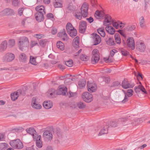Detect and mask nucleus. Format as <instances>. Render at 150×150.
I'll use <instances>...</instances> for the list:
<instances>
[{
    "mask_svg": "<svg viewBox=\"0 0 150 150\" xmlns=\"http://www.w3.org/2000/svg\"><path fill=\"white\" fill-rule=\"evenodd\" d=\"M88 5L86 3H84L82 5L81 8V12L79 10H76L74 14L76 18L81 20L82 16L84 17H86L88 15Z\"/></svg>",
    "mask_w": 150,
    "mask_h": 150,
    "instance_id": "1",
    "label": "nucleus"
},
{
    "mask_svg": "<svg viewBox=\"0 0 150 150\" xmlns=\"http://www.w3.org/2000/svg\"><path fill=\"white\" fill-rule=\"evenodd\" d=\"M20 49L22 51L26 50L29 45L28 39L26 37H23L20 38L18 43Z\"/></svg>",
    "mask_w": 150,
    "mask_h": 150,
    "instance_id": "2",
    "label": "nucleus"
},
{
    "mask_svg": "<svg viewBox=\"0 0 150 150\" xmlns=\"http://www.w3.org/2000/svg\"><path fill=\"white\" fill-rule=\"evenodd\" d=\"M122 43L124 46L125 47H129L132 50H133L135 49V42L134 39L132 37L128 38L127 41L123 40Z\"/></svg>",
    "mask_w": 150,
    "mask_h": 150,
    "instance_id": "3",
    "label": "nucleus"
},
{
    "mask_svg": "<svg viewBox=\"0 0 150 150\" xmlns=\"http://www.w3.org/2000/svg\"><path fill=\"white\" fill-rule=\"evenodd\" d=\"M9 144L11 146L15 149H21L23 146V143L18 139L11 140Z\"/></svg>",
    "mask_w": 150,
    "mask_h": 150,
    "instance_id": "4",
    "label": "nucleus"
},
{
    "mask_svg": "<svg viewBox=\"0 0 150 150\" xmlns=\"http://www.w3.org/2000/svg\"><path fill=\"white\" fill-rule=\"evenodd\" d=\"M75 0H67L66 6V10L67 12L69 13L72 12L76 9L75 6L74 4L75 3Z\"/></svg>",
    "mask_w": 150,
    "mask_h": 150,
    "instance_id": "5",
    "label": "nucleus"
},
{
    "mask_svg": "<svg viewBox=\"0 0 150 150\" xmlns=\"http://www.w3.org/2000/svg\"><path fill=\"white\" fill-rule=\"evenodd\" d=\"M92 56L91 58V62L93 64H95L98 61L99 58V53L97 49H94L92 52Z\"/></svg>",
    "mask_w": 150,
    "mask_h": 150,
    "instance_id": "6",
    "label": "nucleus"
},
{
    "mask_svg": "<svg viewBox=\"0 0 150 150\" xmlns=\"http://www.w3.org/2000/svg\"><path fill=\"white\" fill-rule=\"evenodd\" d=\"M135 86L134 83L128 81L127 79H124L122 81V86L124 88L127 89L129 88H132Z\"/></svg>",
    "mask_w": 150,
    "mask_h": 150,
    "instance_id": "7",
    "label": "nucleus"
},
{
    "mask_svg": "<svg viewBox=\"0 0 150 150\" xmlns=\"http://www.w3.org/2000/svg\"><path fill=\"white\" fill-rule=\"evenodd\" d=\"M82 97L83 100L87 103H90L93 100L92 95L87 92L83 93L82 94Z\"/></svg>",
    "mask_w": 150,
    "mask_h": 150,
    "instance_id": "8",
    "label": "nucleus"
},
{
    "mask_svg": "<svg viewBox=\"0 0 150 150\" xmlns=\"http://www.w3.org/2000/svg\"><path fill=\"white\" fill-rule=\"evenodd\" d=\"M0 13V14L2 16H11L14 15V12L13 9L8 8L3 10Z\"/></svg>",
    "mask_w": 150,
    "mask_h": 150,
    "instance_id": "9",
    "label": "nucleus"
},
{
    "mask_svg": "<svg viewBox=\"0 0 150 150\" xmlns=\"http://www.w3.org/2000/svg\"><path fill=\"white\" fill-rule=\"evenodd\" d=\"M87 87L88 91L90 93L95 92L97 89V85L95 83H87Z\"/></svg>",
    "mask_w": 150,
    "mask_h": 150,
    "instance_id": "10",
    "label": "nucleus"
},
{
    "mask_svg": "<svg viewBox=\"0 0 150 150\" xmlns=\"http://www.w3.org/2000/svg\"><path fill=\"white\" fill-rule=\"evenodd\" d=\"M91 35L94 42V45H96L100 43L101 39L98 35L96 33H93L91 34Z\"/></svg>",
    "mask_w": 150,
    "mask_h": 150,
    "instance_id": "11",
    "label": "nucleus"
},
{
    "mask_svg": "<svg viewBox=\"0 0 150 150\" xmlns=\"http://www.w3.org/2000/svg\"><path fill=\"white\" fill-rule=\"evenodd\" d=\"M25 94V93H22V91L21 89H19L17 92L11 94V99L13 101H15L17 99L19 95H22L24 96Z\"/></svg>",
    "mask_w": 150,
    "mask_h": 150,
    "instance_id": "12",
    "label": "nucleus"
},
{
    "mask_svg": "<svg viewBox=\"0 0 150 150\" xmlns=\"http://www.w3.org/2000/svg\"><path fill=\"white\" fill-rule=\"evenodd\" d=\"M15 58V55L11 53H8L4 57V61L7 62H11Z\"/></svg>",
    "mask_w": 150,
    "mask_h": 150,
    "instance_id": "13",
    "label": "nucleus"
},
{
    "mask_svg": "<svg viewBox=\"0 0 150 150\" xmlns=\"http://www.w3.org/2000/svg\"><path fill=\"white\" fill-rule=\"evenodd\" d=\"M133 90L132 89H129L127 90V93H125V97L121 101V102L122 103H125L128 100V98L127 96L128 97H130L132 96L133 95Z\"/></svg>",
    "mask_w": 150,
    "mask_h": 150,
    "instance_id": "14",
    "label": "nucleus"
},
{
    "mask_svg": "<svg viewBox=\"0 0 150 150\" xmlns=\"http://www.w3.org/2000/svg\"><path fill=\"white\" fill-rule=\"evenodd\" d=\"M43 13H41V12H36L35 14V18L38 22L43 21L44 19Z\"/></svg>",
    "mask_w": 150,
    "mask_h": 150,
    "instance_id": "15",
    "label": "nucleus"
},
{
    "mask_svg": "<svg viewBox=\"0 0 150 150\" xmlns=\"http://www.w3.org/2000/svg\"><path fill=\"white\" fill-rule=\"evenodd\" d=\"M86 28V21H82L80 23L79 31L80 33H83L85 31Z\"/></svg>",
    "mask_w": 150,
    "mask_h": 150,
    "instance_id": "16",
    "label": "nucleus"
},
{
    "mask_svg": "<svg viewBox=\"0 0 150 150\" xmlns=\"http://www.w3.org/2000/svg\"><path fill=\"white\" fill-rule=\"evenodd\" d=\"M57 36L63 41H67L69 38L67 34L65 33L64 29L62 32L58 33Z\"/></svg>",
    "mask_w": 150,
    "mask_h": 150,
    "instance_id": "17",
    "label": "nucleus"
},
{
    "mask_svg": "<svg viewBox=\"0 0 150 150\" xmlns=\"http://www.w3.org/2000/svg\"><path fill=\"white\" fill-rule=\"evenodd\" d=\"M56 93L57 95H62L63 96L67 95L68 93L67 92V88L66 87L61 88H59L56 91Z\"/></svg>",
    "mask_w": 150,
    "mask_h": 150,
    "instance_id": "18",
    "label": "nucleus"
},
{
    "mask_svg": "<svg viewBox=\"0 0 150 150\" xmlns=\"http://www.w3.org/2000/svg\"><path fill=\"white\" fill-rule=\"evenodd\" d=\"M137 49L141 52H144L146 48L143 42H137Z\"/></svg>",
    "mask_w": 150,
    "mask_h": 150,
    "instance_id": "19",
    "label": "nucleus"
},
{
    "mask_svg": "<svg viewBox=\"0 0 150 150\" xmlns=\"http://www.w3.org/2000/svg\"><path fill=\"white\" fill-rule=\"evenodd\" d=\"M43 136L44 138L47 139L48 140H51L53 137L52 133L49 131H45L43 134Z\"/></svg>",
    "mask_w": 150,
    "mask_h": 150,
    "instance_id": "20",
    "label": "nucleus"
},
{
    "mask_svg": "<svg viewBox=\"0 0 150 150\" xmlns=\"http://www.w3.org/2000/svg\"><path fill=\"white\" fill-rule=\"evenodd\" d=\"M112 126L110 125V126L108 125H106L104 127L103 129H102L100 132H99V134H98L99 136H100L104 134H107L108 133V131L109 130V129L111 128Z\"/></svg>",
    "mask_w": 150,
    "mask_h": 150,
    "instance_id": "21",
    "label": "nucleus"
},
{
    "mask_svg": "<svg viewBox=\"0 0 150 150\" xmlns=\"http://www.w3.org/2000/svg\"><path fill=\"white\" fill-rule=\"evenodd\" d=\"M7 47V42L6 40L3 41L0 44V52L5 51Z\"/></svg>",
    "mask_w": 150,
    "mask_h": 150,
    "instance_id": "22",
    "label": "nucleus"
},
{
    "mask_svg": "<svg viewBox=\"0 0 150 150\" xmlns=\"http://www.w3.org/2000/svg\"><path fill=\"white\" fill-rule=\"evenodd\" d=\"M41 136L40 135L38 136L37 137H35V139H36V146L39 148H40L42 147V142L41 140Z\"/></svg>",
    "mask_w": 150,
    "mask_h": 150,
    "instance_id": "23",
    "label": "nucleus"
},
{
    "mask_svg": "<svg viewBox=\"0 0 150 150\" xmlns=\"http://www.w3.org/2000/svg\"><path fill=\"white\" fill-rule=\"evenodd\" d=\"M111 18L109 15H106L105 17V19L103 21V25L106 26L109 24L111 22Z\"/></svg>",
    "mask_w": 150,
    "mask_h": 150,
    "instance_id": "24",
    "label": "nucleus"
},
{
    "mask_svg": "<svg viewBox=\"0 0 150 150\" xmlns=\"http://www.w3.org/2000/svg\"><path fill=\"white\" fill-rule=\"evenodd\" d=\"M94 16L97 18H101L104 17V15L103 12L99 11L98 10L96 11L94 14Z\"/></svg>",
    "mask_w": 150,
    "mask_h": 150,
    "instance_id": "25",
    "label": "nucleus"
},
{
    "mask_svg": "<svg viewBox=\"0 0 150 150\" xmlns=\"http://www.w3.org/2000/svg\"><path fill=\"white\" fill-rule=\"evenodd\" d=\"M74 106V108L78 107L80 109H82L85 108V105L83 101H80L77 102Z\"/></svg>",
    "mask_w": 150,
    "mask_h": 150,
    "instance_id": "26",
    "label": "nucleus"
},
{
    "mask_svg": "<svg viewBox=\"0 0 150 150\" xmlns=\"http://www.w3.org/2000/svg\"><path fill=\"white\" fill-rule=\"evenodd\" d=\"M54 4L55 8L62 7V3L61 0H54Z\"/></svg>",
    "mask_w": 150,
    "mask_h": 150,
    "instance_id": "27",
    "label": "nucleus"
},
{
    "mask_svg": "<svg viewBox=\"0 0 150 150\" xmlns=\"http://www.w3.org/2000/svg\"><path fill=\"white\" fill-rule=\"evenodd\" d=\"M35 10L37 12H41V13L45 14L46 12L45 11L44 7L43 6H38L35 8Z\"/></svg>",
    "mask_w": 150,
    "mask_h": 150,
    "instance_id": "28",
    "label": "nucleus"
},
{
    "mask_svg": "<svg viewBox=\"0 0 150 150\" xmlns=\"http://www.w3.org/2000/svg\"><path fill=\"white\" fill-rule=\"evenodd\" d=\"M26 131L28 133L33 136L34 139H35L36 136H35L34 134L36 132L35 130L33 128H29L26 129Z\"/></svg>",
    "mask_w": 150,
    "mask_h": 150,
    "instance_id": "29",
    "label": "nucleus"
},
{
    "mask_svg": "<svg viewBox=\"0 0 150 150\" xmlns=\"http://www.w3.org/2000/svg\"><path fill=\"white\" fill-rule=\"evenodd\" d=\"M67 32L69 35L72 38L76 36L77 34V30L74 28L73 29H71V30L69 31V32Z\"/></svg>",
    "mask_w": 150,
    "mask_h": 150,
    "instance_id": "30",
    "label": "nucleus"
},
{
    "mask_svg": "<svg viewBox=\"0 0 150 150\" xmlns=\"http://www.w3.org/2000/svg\"><path fill=\"white\" fill-rule=\"evenodd\" d=\"M122 24V22L119 21H117L116 20L113 19V27L115 28V29H118L120 24Z\"/></svg>",
    "mask_w": 150,
    "mask_h": 150,
    "instance_id": "31",
    "label": "nucleus"
},
{
    "mask_svg": "<svg viewBox=\"0 0 150 150\" xmlns=\"http://www.w3.org/2000/svg\"><path fill=\"white\" fill-rule=\"evenodd\" d=\"M86 84V81L83 79H80L78 82V86L81 89L84 88Z\"/></svg>",
    "mask_w": 150,
    "mask_h": 150,
    "instance_id": "32",
    "label": "nucleus"
},
{
    "mask_svg": "<svg viewBox=\"0 0 150 150\" xmlns=\"http://www.w3.org/2000/svg\"><path fill=\"white\" fill-rule=\"evenodd\" d=\"M43 105L44 107L45 108L47 109L51 108L52 106V104L50 102H49L48 103L47 102H44L43 103Z\"/></svg>",
    "mask_w": 150,
    "mask_h": 150,
    "instance_id": "33",
    "label": "nucleus"
},
{
    "mask_svg": "<svg viewBox=\"0 0 150 150\" xmlns=\"http://www.w3.org/2000/svg\"><path fill=\"white\" fill-rule=\"evenodd\" d=\"M110 56H109L108 58H104L103 59L105 62H111L112 61V49L110 51Z\"/></svg>",
    "mask_w": 150,
    "mask_h": 150,
    "instance_id": "34",
    "label": "nucleus"
},
{
    "mask_svg": "<svg viewBox=\"0 0 150 150\" xmlns=\"http://www.w3.org/2000/svg\"><path fill=\"white\" fill-rule=\"evenodd\" d=\"M57 47L59 49L63 50L64 49V45L60 41H58L57 43Z\"/></svg>",
    "mask_w": 150,
    "mask_h": 150,
    "instance_id": "35",
    "label": "nucleus"
},
{
    "mask_svg": "<svg viewBox=\"0 0 150 150\" xmlns=\"http://www.w3.org/2000/svg\"><path fill=\"white\" fill-rule=\"evenodd\" d=\"M97 31L98 33L102 37H104L105 35L104 28H98Z\"/></svg>",
    "mask_w": 150,
    "mask_h": 150,
    "instance_id": "36",
    "label": "nucleus"
},
{
    "mask_svg": "<svg viewBox=\"0 0 150 150\" xmlns=\"http://www.w3.org/2000/svg\"><path fill=\"white\" fill-rule=\"evenodd\" d=\"M114 38L117 43L120 44L121 43V39L120 35L117 33H115L114 35Z\"/></svg>",
    "mask_w": 150,
    "mask_h": 150,
    "instance_id": "37",
    "label": "nucleus"
},
{
    "mask_svg": "<svg viewBox=\"0 0 150 150\" xmlns=\"http://www.w3.org/2000/svg\"><path fill=\"white\" fill-rule=\"evenodd\" d=\"M140 26L142 28H144L145 27V25L144 24L145 21L144 17L141 16L140 18Z\"/></svg>",
    "mask_w": 150,
    "mask_h": 150,
    "instance_id": "38",
    "label": "nucleus"
},
{
    "mask_svg": "<svg viewBox=\"0 0 150 150\" xmlns=\"http://www.w3.org/2000/svg\"><path fill=\"white\" fill-rule=\"evenodd\" d=\"M12 5L14 7H18L20 3L19 0H11Z\"/></svg>",
    "mask_w": 150,
    "mask_h": 150,
    "instance_id": "39",
    "label": "nucleus"
},
{
    "mask_svg": "<svg viewBox=\"0 0 150 150\" xmlns=\"http://www.w3.org/2000/svg\"><path fill=\"white\" fill-rule=\"evenodd\" d=\"M8 144L5 143H0V148L2 150H5L8 147Z\"/></svg>",
    "mask_w": 150,
    "mask_h": 150,
    "instance_id": "40",
    "label": "nucleus"
},
{
    "mask_svg": "<svg viewBox=\"0 0 150 150\" xmlns=\"http://www.w3.org/2000/svg\"><path fill=\"white\" fill-rule=\"evenodd\" d=\"M47 40L46 39L41 40L39 42V45L42 47H44L46 46Z\"/></svg>",
    "mask_w": 150,
    "mask_h": 150,
    "instance_id": "41",
    "label": "nucleus"
},
{
    "mask_svg": "<svg viewBox=\"0 0 150 150\" xmlns=\"http://www.w3.org/2000/svg\"><path fill=\"white\" fill-rule=\"evenodd\" d=\"M66 29L67 32H69V31L71 29H73L74 28L72 24L69 23H68L66 26Z\"/></svg>",
    "mask_w": 150,
    "mask_h": 150,
    "instance_id": "42",
    "label": "nucleus"
},
{
    "mask_svg": "<svg viewBox=\"0 0 150 150\" xmlns=\"http://www.w3.org/2000/svg\"><path fill=\"white\" fill-rule=\"evenodd\" d=\"M105 29L109 34L112 35V27L110 26H108L106 27Z\"/></svg>",
    "mask_w": 150,
    "mask_h": 150,
    "instance_id": "43",
    "label": "nucleus"
},
{
    "mask_svg": "<svg viewBox=\"0 0 150 150\" xmlns=\"http://www.w3.org/2000/svg\"><path fill=\"white\" fill-rule=\"evenodd\" d=\"M136 26L134 25H129L126 28V30L129 31H132L136 28Z\"/></svg>",
    "mask_w": 150,
    "mask_h": 150,
    "instance_id": "44",
    "label": "nucleus"
},
{
    "mask_svg": "<svg viewBox=\"0 0 150 150\" xmlns=\"http://www.w3.org/2000/svg\"><path fill=\"white\" fill-rule=\"evenodd\" d=\"M30 62L31 64L33 65H36L37 64L35 58L33 56H30Z\"/></svg>",
    "mask_w": 150,
    "mask_h": 150,
    "instance_id": "45",
    "label": "nucleus"
},
{
    "mask_svg": "<svg viewBox=\"0 0 150 150\" xmlns=\"http://www.w3.org/2000/svg\"><path fill=\"white\" fill-rule=\"evenodd\" d=\"M8 47H11L14 46L15 45V41L14 39L9 40L8 42Z\"/></svg>",
    "mask_w": 150,
    "mask_h": 150,
    "instance_id": "46",
    "label": "nucleus"
},
{
    "mask_svg": "<svg viewBox=\"0 0 150 150\" xmlns=\"http://www.w3.org/2000/svg\"><path fill=\"white\" fill-rule=\"evenodd\" d=\"M20 58L21 61H25L26 59V54L23 53H22L20 55Z\"/></svg>",
    "mask_w": 150,
    "mask_h": 150,
    "instance_id": "47",
    "label": "nucleus"
},
{
    "mask_svg": "<svg viewBox=\"0 0 150 150\" xmlns=\"http://www.w3.org/2000/svg\"><path fill=\"white\" fill-rule=\"evenodd\" d=\"M32 106L33 108L37 109H40L42 107L41 105L38 103V102L33 104H32Z\"/></svg>",
    "mask_w": 150,
    "mask_h": 150,
    "instance_id": "48",
    "label": "nucleus"
},
{
    "mask_svg": "<svg viewBox=\"0 0 150 150\" xmlns=\"http://www.w3.org/2000/svg\"><path fill=\"white\" fill-rule=\"evenodd\" d=\"M65 64L67 66L71 67L73 65V61L71 59H70L68 61L65 62Z\"/></svg>",
    "mask_w": 150,
    "mask_h": 150,
    "instance_id": "49",
    "label": "nucleus"
},
{
    "mask_svg": "<svg viewBox=\"0 0 150 150\" xmlns=\"http://www.w3.org/2000/svg\"><path fill=\"white\" fill-rule=\"evenodd\" d=\"M58 137H61L62 135V132L59 128H57L56 131Z\"/></svg>",
    "mask_w": 150,
    "mask_h": 150,
    "instance_id": "50",
    "label": "nucleus"
},
{
    "mask_svg": "<svg viewBox=\"0 0 150 150\" xmlns=\"http://www.w3.org/2000/svg\"><path fill=\"white\" fill-rule=\"evenodd\" d=\"M127 117L122 118L120 119V121L119 120V122H121V124L122 125H124V122L127 121Z\"/></svg>",
    "mask_w": 150,
    "mask_h": 150,
    "instance_id": "51",
    "label": "nucleus"
},
{
    "mask_svg": "<svg viewBox=\"0 0 150 150\" xmlns=\"http://www.w3.org/2000/svg\"><path fill=\"white\" fill-rule=\"evenodd\" d=\"M80 57V59L82 61H86L88 60V58L86 57V56L85 54L81 55Z\"/></svg>",
    "mask_w": 150,
    "mask_h": 150,
    "instance_id": "52",
    "label": "nucleus"
},
{
    "mask_svg": "<svg viewBox=\"0 0 150 150\" xmlns=\"http://www.w3.org/2000/svg\"><path fill=\"white\" fill-rule=\"evenodd\" d=\"M35 45L39 46V44L37 43V42L35 41H32L31 42L30 46L32 47H33Z\"/></svg>",
    "mask_w": 150,
    "mask_h": 150,
    "instance_id": "53",
    "label": "nucleus"
},
{
    "mask_svg": "<svg viewBox=\"0 0 150 150\" xmlns=\"http://www.w3.org/2000/svg\"><path fill=\"white\" fill-rule=\"evenodd\" d=\"M135 76L137 77V79L138 80L142 79H143L142 76V74L140 73H138L137 75L136 73H135Z\"/></svg>",
    "mask_w": 150,
    "mask_h": 150,
    "instance_id": "54",
    "label": "nucleus"
},
{
    "mask_svg": "<svg viewBox=\"0 0 150 150\" xmlns=\"http://www.w3.org/2000/svg\"><path fill=\"white\" fill-rule=\"evenodd\" d=\"M24 8H20L18 9V13L20 16L23 15V12Z\"/></svg>",
    "mask_w": 150,
    "mask_h": 150,
    "instance_id": "55",
    "label": "nucleus"
},
{
    "mask_svg": "<svg viewBox=\"0 0 150 150\" xmlns=\"http://www.w3.org/2000/svg\"><path fill=\"white\" fill-rule=\"evenodd\" d=\"M106 42L108 45H112V38H109V39Z\"/></svg>",
    "mask_w": 150,
    "mask_h": 150,
    "instance_id": "56",
    "label": "nucleus"
},
{
    "mask_svg": "<svg viewBox=\"0 0 150 150\" xmlns=\"http://www.w3.org/2000/svg\"><path fill=\"white\" fill-rule=\"evenodd\" d=\"M118 120L117 119H115L113 120V127H115L117 126L118 124Z\"/></svg>",
    "mask_w": 150,
    "mask_h": 150,
    "instance_id": "57",
    "label": "nucleus"
},
{
    "mask_svg": "<svg viewBox=\"0 0 150 150\" xmlns=\"http://www.w3.org/2000/svg\"><path fill=\"white\" fill-rule=\"evenodd\" d=\"M121 53L123 55L125 56H127L129 54V53L127 51L124 50H122Z\"/></svg>",
    "mask_w": 150,
    "mask_h": 150,
    "instance_id": "58",
    "label": "nucleus"
},
{
    "mask_svg": "<svg viewBox=\"0 0 150 150\" xmlns=\"http://www.w3.org/2000/svg\"><path fill=\"white\" fill-rule=\"evenodd\" d=\"M134 90L136 93H139L140 91V87H139V85L137 87H135L134 88Z\"/></svg>",
    "mask_w": 150,
    "mask_h": 150,
    "instance_id": "59",
    "label": "nucleus"
},
{
    "mask_svg": "<svg viewBox=\"0 0 150 150\" xmlns=\"http://www.w3.org/2000/svg\"><path fill=\"white\" fill-rule=\"evenodd\" d=\"M79 41H76L74 42V43H73V44L74 47L76 49H77L79 47Z\"/></svg>",
    "mask_w": 150,
    "mask_h": 150,
    "instance_id": "60",
    "label": "nucleus"
},
{
    "mask_svg": "<svg viewBox=\"0 0 150 150\" xmlns=\"http://www.w3.org/2000/svg\"><path fill=\"white\" fill-rule=\"evenodd\" d=\"M46 17L48 19H49L54 18L53 14L51 13L47 14L46 15Z\"/></svg>",
    "mask_w": 150,
    "mask_h": 150,
    "instance_id": "61",
    "label": "nucleus"
},
{
    "mask_svg": "<svg viewBox=\"0 0 150 150\" xmlns=\"http://www.w3.org/2000/svg\"><path fill=\"white\" fill-rule=\"evenodd\" d=\"M139 87H140V91H141L142 92L145 93H146V91L145 88L142 85H139Z\"/></svg>",
    "mask_w": 150,
    "mask_h": 150,
    "instance_id": "62",
    "label": "nucleus"
},
{
    "mask_svg": "<svg viewBox=\"0 0 150 150\" xmlns=\"http://www.w3.org/2000/svg\"><path fill=\"white\" fill-rule=\"evenodd\" d=\"M69 98H70L71 97H75L76 96V93H72L71 91H70L69 92Z\"/></svg>",
    "mask_w": 150,
    "mask_h": 150,
    "instance_id": "63",
    "label": "nucleus"
},
{
    "mask_svg": "<svg viewBox=\"0 0 150 150\" xmlns=\"http://www.w3.org/2000/svg\"><path fill=\"white\" fill-rule=\"evenodd\" d=\"M51 32L53 35L55 34L57 32V29L55 28H52Z\"/></svg>",
    "mask_w": 150,
    "mask_h": 150,
    "instance_id": "64",
    "label": "nucleus"
}]
</instances>
